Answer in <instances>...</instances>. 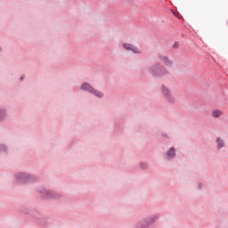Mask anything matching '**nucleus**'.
I'll return each mask as SVG.
<instances>
[{
	"instance_id": "1",
	"label": "nucleus",
	"mask_w": 228,
	"mask_h": 228,
	"mask_svg": "<svg viewBox=\"0 0 228 228\" xmlns=\"http://www.w3.org/2000/svg\"><path fill=\"white\" fill-rule=\"evenodd\" d=\"M150 74L155 76V77H161V76L168 74V69L163 66L153 65L150 68Z\"/></svg>"
},
{
	"instance_id": "2",
	"label": "nucleus",
	"mask_w": 228,
	"mask_h": 228,
	"mask_svg": "<svg viewBox=\"0 0 228 228\" xmlns=\"http://www.w3.org/2000/svg\"><path fill=\"white\" fill-rule=\"evenodd\" d=\"M161 93L162 95H164V99L167 101V102H170L171 104L175 102V96L172 94V92H170V89L168 87H167L166 86H162Z\"/></svg>"
},
{
	"instance_id": "3",
	"label": "nucleus",
	"mask_w": 228,
	"mask_h": 228,
	"mask_svg": "<svg viewBox=\"0 0 228 228\" xmlns=\"http://www.w3.org/2000/svg\"><path fill=\"white\" fill-rule=\"evenodd\" d=\"M81 90H85L86 92H90V94H94L96 97H102L104 94L99 91L94 90L92 86L87 83H85L81 86Z\"/></svg>"
},
{
	"instance_id": "4",
	"label": "nucleus",
	"mask_w": 228,
	"mask_h": 228,
	"mask_svg": "<svg viewBox=\"0 0 228 228\" xmlns=\"http://www.w3.org/2000/svg\"><path fill=\"white\" fill-rule=\"evenodd\" d=\"M123 49H125L126 51H131L132 53H134L135 54H138L140 53V50L138 49V47H136L134 45H131L129 43H124Z\"/></svg>"
},
{
	"instance_id": "5",
	"label": "nucleus",
	"mask_w": 228,
	"mask_h": 228,
	"mask_svg": "<svg viewBox=\"0 0 228 228\" xmlns=\"http://www.w3.org/2000/svg\"><path fill=\"white\" fill-rule=\"evenodd\" d=\"M222 115H224V111H222L220 110H214L212 111V117H214V118H218L222 117Z\"/></svg>"
},
{
	"instance_id": "6",
	"label": "nucleus",
	"mask_w": 228,
	"mask_h": 228,
	"mask_svg": "<svg viewBox=\"0 0 228 228\" xmlns=\"http://www.w3.org/2000/svg\"><path fill=\"white\" fill-rule=\"evenodd\" d=\"M167 158L168 159L175 158V150L174 148H170V150L167 151Z\"/></svg>"
},
{
	"instance_id": "7",
	"label": "nucleus",
	"mask_w": 228,
	"mask_h": 228,
	"mask_svg": "<svg viewBox=\"0 0 228 228\" xmlns=\"http://www.w3.org/2000/svg\"><path fill=\"white\" fill-rule=\"evenodd\" d=\"M160 60L165 63V65H167V67H170L172 65V61L167 57H161Z\"/></svg>"
},
{
	"instance_id": "8",
	"label": "nucleus",
	"mask_w": 228,
	"mask_h": 228,
	"mask_svg": "<svg viewBox=\"0 0 228 228\" xmlns=\"http://www.w3.org/2000/svg\"><path fill=\"white\" fill-rule=\"evenodd\" d=\"M18 181H28V175H26L25 174H19Z\"/></svg>"
},
{
	"instance_id": "9",
	"label": "nucleus",
	"mask_w": 228,
	"mask_h": 228,
	"mask_svg": "<svg viewBox=\"0 0 228 228\" xmlns=\"http://www.w3.org/2000/svg\"><path fill=\"white\" fill-rule=\"evenodd\" d=\"M216 142L218 149H222V147H224V140H222V138L218 137L216 139Z\"/></svg>"
},
{
	"instance_id": "10",
	"label": "nucleus",
	"mask_w": 228,
	"mask_h": 228,
	"mask_svg": "<svg viewBox=\"0 0 228 228\" xmlns=\"http://www.w3.org/2000/svg\"><path fill=\"white\" fill-rule=\"evenodd\" d=\"M173 47L174 49H177L179 47V43H175Z\"/></svg>"
},
{
	"instance_id": "11",
	"label": "nucleus",
	"mask_w": 228,
	"mask_h": 228,
	"mask_svg": "<svg viewBox=\"0 0 228 228\" xmlns=\"http://www.w3.org/2000/svg\"><path fill=\"white\" fill-rule=\"evenodd\" d=\"M141 167H142V168H147V164L142 163V164H141Z\"/></svg>"
},
{
	"instance_id": "12",
	"label": "nucleus",
	"mask_w": 228,
	"mask_h": 228,
	"mask_svg": "<svg viewBox=\"0 0 228 228\" xmlns=\"http://www.w3.org/2000/svg\"><path fill=\"white\" fill-rule=\"evenodd\" d=\"M3 113H4V112L0 110V117H1V115H3Z\"/></svg>"
},
{
	"instance_id": "13",
	"label": "nucleus",
	"mask_w": 228,
	"mask_h": 228,
	"mask_svg": "<svg viewBox=\"0 0 228 228\" xmlns=\"http://www.w3.org/2000/svg\"><path fill=\"white\" fill-rule=\"evenodd\" d=\"M171 12H172L173 13H175V12H174V10H171Z\"/></svg>"
}]
</instances>
